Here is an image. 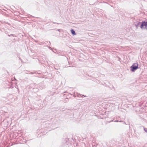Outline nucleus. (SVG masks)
I'll use <instances>...</instances> for the list:
<instances>
[{
    "label": "nucleus",
    "instance_id": "obj_1",
    "mask_svg": "<svg viewBox=\"0 0 147 147\" xmlns=\"http://www.w3.org/2000/svg\"><path fill=\"white\" fill-rule=\"evenodd\" d=\"M138 64L137 63H134L131 67V71H134L135 70L138 68Z\"/></svg>",
    "mask_w": 147,
    "mask_h": 147
},
{
    "label": "nucleus",
    "instance_id": "obj_3",
    "mask_svg": "<svg viewBox=\"0 0 147 147\" xmlns=\"http://www.w3.org/2000/svg\"><path fill=\"white\" fill-rule=\"evenodd\" d=\"M71 33L73 35H76V33L75 32V31L73 29H71Z\"/></svg>",
    "mask_w": 147,
    "mask_h": 147
},
{
    "label": "nucleus",
    "instance_id": "obj_2",
    "mask_svg": "<svg viewBox=\"0 0 147 147\" xmlns=\"http://www.w3.org/2000/svg\"><path fill=\"white\" fill-rule=\"evenodd\" d=\"M140 27L142 29H147V22H142Z\"/></svg>",
    "mask_w": 147,
    "mask_h": 147
}]
</instances>
